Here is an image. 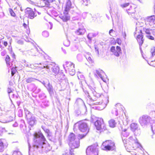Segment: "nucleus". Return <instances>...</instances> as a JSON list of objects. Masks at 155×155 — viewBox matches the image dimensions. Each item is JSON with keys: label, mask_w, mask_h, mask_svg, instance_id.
Instances as JSON below:
<instances>
[{"label": "nucleus", "mask_w": 155, "mask_h": 155, "mask_svg": "<svg viewBox=\"0 0 155 155\" xmlns=\"http://www.w3.org/2000/svg\"><path fill=\"white\" fill-rule=\"evenodd\" d=\"M26 81L27 83H30L34 82L36 79L32 78H26Z\"/></svg>", "instance_id": "34"}, {"label": "nucleus", "mask_w": 155, "mask_h": 155, "mask_svg": "<svg viewBox=\"0 0 155 155\" xmlns=\"http://www.w3.org/2000/svg\"><path fill=\"white\" fill-rule=\"evenodd\" d=\"M110 50L112 54L117 57H118L121 53V48L119 46H117L116 48L115 46H112Z\"/></svg>", "instance_id": "13"}, {"label": "nucleus", "mask_w": 155, "mask_h": 155, "mask_svg": "<svg viewBox=\"0 0 155 155\" xmlns=\"http://www.w3.org/2000/svg\"><path fill=\"white\" fill-rule=\"evenodd\" d=\"M152 31V29H150L147 26L143 27L142 30H140V34L137 35V41L140 46L142 45L144 41L143 34H145L146 37L148 39L154 40V38L151 35V31Z\"/></svg>", "instance_id": "3"}, {"label": "nucleus", "mask_w": 155, "mask_h": 155, "mask_svg": "<svg viewBox=\"0 0 155 155\" xmlns=\"http://www.w3.org/2000/svg\"><path fill=\"white\" fill-rule=\"evenodd\" d=\"M114 32V30L113 29H111L109 31V34L111 36H113L112 33Z\"/></svg>", "instance_id": "56"}, {"label": "nucleus", "mask_w": 155, "mask_h": 155, "mask_svg": "<svg viewBox=\"0 0 155 155\" xmlns=\"http://www.w3.org/2000/svg\"><path fill=\"white\" fill-rule=\"evenodd\" d=\"M145 20L146 25H147V24H149L150 26L154 25L155 24V16L152 15L147 17L146 18Z\"/></svg>", "instance_id": "15"}, {"label": "nucleus", "mask_w": 155, "mask_h": 155, "mask_svg": "<svg viewBox=\"0 0 155 155\" xmlns=\"http://www.w3.org/2000/svg\"><path fill=\"white\" fill-rule=\"evenodd\" d=\"M18 126V124L16 122H15L14 124H13V126L14 127H17Z\"/></svg>", "instance_id": "62"}, {"label": "nucleus", "mask_w": 155, "mask_h": 155, "mask_svg": "<svg viewBox=\"0 0 155 155\" xmlns=\"http://www.w3.org/2000/svg\"><path fill=\"white\" fill-rule=\"evenodd\" d=\"M9 97L10 98V97H14V94L13 93V92H12V93H9L8 94Z\"/></svg>", "instance_id": "57"}, {"label": "nucleus", "mask_w": 155, "mask_h": 155, "mask_svg": "<svg viewBox=\"0 0 155 155\" xmlns=\"http://www.w3.org/2000/svg\"><path fill=\"white\" fill-rule=\"evenodd\" d=\"M24 111L25 114V115L27 119L32 116L31 113L26 108H24Z\"/></svg>", "instance_id": "26"}, {"label": "nucleus", "mask_w": 155, "mask_h": 155, "mask_svg": "<svg viewBox=\"0 0 155 155\" xmlns=\"http://www.w3.org/2000/svg\"><path fill=\"white\" fill-rule=\"evenodd\" d=\"M88 61L90 62H92V59L90 56L88 57L87 59Z\"/></svg>", "instance_id": "59"}, {"label": "nucleus", "mask_w": 155, "mask_h": 155, "mask_svg": "<svg viewBox=\"0 0 155 155\" xmlns=\"http://www.w3.org/2000/svg\"><path fill=\"white\" fill-rule=\"evenodd\" d=\"M7 91L8 92V94L9 93H12V92H13L12 91V89H11V88H8L7 90Z\"/></svg>", "instance_id": "53"}, {"label": "nucleus", "mask_w": 155, "mask_h": 155, "mask_svg": "<svg viewBox=\"0 0 155 155\" xmlns=\"http://www.w3.org/2000/svg\"><path fill=\"white\" fill-rule=\"evenodd\" d=\"M37 87L34 84H31L30 85L29 90L34 92L36 89Z\"/></svg>", "instance_id": "33"}, {"label": "nucleus", "mask_w": 155, "mask_h": 155, "mask_svg": "<svg viewBox=\"0 0 155 155\" xmlns=\"http://www.w3.org/2000/svg\"><path fill=\"white\" fill-rule=\"evenodd\" d=\"M34 141L35 144L33 147L39 150L40 151L48 152L51 149L50 145L46 141L45 138L41 133H36L34 135Z\"/></svg>", "instance_id": "2"}, {"label": "nucleus", "mask_w": 155, "mask_h": 155, "mask_svg": "<svg viewBox=\"0 0 155 155\" xmlns=\"http://www.w3.org/2000/svg\"><path fill=\"white\" fill-rule=\"evenodd\" d=\"M95 126L97 130H105L106 129V125L102 118L98 119L95 122Z\"/></svg>", "instance_id": "11"}, {"label": "nucleus", "mask_w": 155, "mask_h": 155, "mask_svg": "<svg viewBox=\"0 0 155 155\" xmlns=\"http://www.w3.org/2000/svg\"><path fill=\"white\" fill-rule=\"evenodd\" d=\"M150 53L151 54V57H153L155 55V47H153L151 48Z\"/></svg>", "instance_id": "38"}, {"label": "nucleus", "mask_w": 155, "mask_h": 155, "mask_svg": "<svg viewBox=\"0 0 155 155\" xmlns=\"http://www.w3.org/2000/svg\"><path fill=\"white\" fill-rule=\"evenodd\" d=\"M25 12L26 16L31 19H33L36 16L34 12L30 8H26Z\"/></svg>", "instance_id": "16"}, {"label": "nucleus", "mask_w": 155, "mask_h": 155, "mask_svg": "<svg viewBox=\"0 0 155 155\" xmlns=\"http://www.w3.org/2000/svg\"><path fill=\"white\" fill-rule=\"evenodd\" d=\"M85 29L83 28H80L75 31V33L78 35H82L85 33Z\"/></svg>", "instance_id": "23"}, {"label": "nucleus", "mask_w": 155, "mask_h": 155, "mask_svg": "<svg viewBox=\"0 0 155 155\" xmlns=\"http://www.w3.org/2000/svg\"><path fill=\"white\" fill-rule=\"evenodd\" d=\"M11 69V73L12 75L13 76L15 73V68H14V67H13Z\"/></svg>", "instance_id": "49"}, {"label": "nucleus", "mask_w": 155, "mask_h": 155, "mask_svg": "<svg viewBox=\"0 0 155 155\" xmlns=\"http://www.w3.org/2000/svg\"><path fill=\"white\" fill-rule=\"evenodd\" d=\"M47 89L49 93L51 94L53 93L52 86L50 84H48L47 88Z\"/></svg>", "instance_id": "37"}, {"label": "nucleus", "mask_w": 155, "mask_h": 155, "mask_svg": "<svg viewBox=\"0 0 155 155\" xmlns=\"http://www.w3.org/2000/svg\"><path fill=\"white\" fill-rule=\"evenodd\" d=\"M42 35L45 37H47L49 35V34L48 31H45L42 33Z\"/></svg>", "instance_id": "42"}, {"label": "nucleus", "mask_w": 155, "mask_h": 155, "mask_svg": "<svg viewBox=\"0 0 155 155\" xmlns=\"http://www.w3.org/2000/svg\"><path fill=\"white\" fill-rule=\"evenodd\" d=\"M90 53L88 52L86 53V54L85 55V57L86 58V59H87L88 57H90Z\"/></svg>", "instance_id": "55"}, {"label": "nucleus", "mask_w": 155, "mask_h": 155, "mask_svg": "<svg viewBox=\"0 0 155 155\" xmlns=\"http://www.w3.org/2000/svg\"><path fill=\"white\" fill-rule=\"evenodd\" d=\"M151 120V118L147 115H143L140 117L139 121L141 125L144 127L149 125Z\"/></svg>", "instance_id": "10"}, {"label": "nucleus", "mask_w": 155, "mask_h": 155, "mask_svg": "<svg viewBox=\"0 0 155 155\" xmlns=\"http://www.w3.org/2000/svg\"><path fill=\"white\" fill-rule=\"evenodd\" d=\"M87 38L90 40H91L92 38L94 37L92 33H89L87 35Z\"/></svg>", "instance_id": "44"}, {"label": "nucleus", "mask_w": 155, "mask_h": 155, "mask_svg": "<svg viewBox=\"0 0 155 155\" xmlns=\"http://www.w3.org/2000/svg\"><path fill=\"white\" fill-rule=\"evenodd\" d=\"M133 132L135 135L136 136L139 135L140 134V129L138 128L133 131Z\"/></svg>", "instance_id": "36"}, {"label": "nucleus", "mask_w": 155, "mask_h": 155, "mask_svg": "<svg viewBox=\"0 0 155 155\" xmlns=\"http://www.w3.org/2000/svg\"><path fill=\"white\" fill-rule=\"evenodd\" d=\"M10 58L9 57L8 55H7L5 61L7 64L8 66H9V67H11L12 66V64L10 63Z\"/></svg>", "instance_id": "30"}, {"label": "nucleus", "mask_w": 155, "mask_h": 155, "mask_svg": "<svg viewBox=\"0 0 155 155\" xmlns=\"http://www.w3.org/2000/svg\"><path fill=\"white\" fill-rule=\"evenodd\" d=\"M76 103L79 105H84V104L83 100L81 98L78 99L76 101Z\"/></svg>", "instance_id": "31"}, {"label": "nucleus", "mask_w": 155, "mask_h": 155, "mask_svg": "<svg viewBox=\"0 0 155 155\" xmlns=\"http://www.w3.org/2000/svg\"><path fill=\"white\" fill-rule=\"evenodd\" d=\"M116 123L113 119H111L109 121V126L111 127H114L115 126Z\"/></svg>", "instance_id": "29"}, {"label": "nucleus", "mask_w": 155, "mask_h": 155, "mask_svg": "<svg viewBox=\"0 0 155 155\" xmlns=\"http://www.w3.org/2000/svg\"><path fill=\"white\" fill-rule=\"evenodd\" d=\"M95 75H97L103 81L105 82L107 79V76L104 72L101 70L99 69L96 70Z\"/></svg>", "instance_id": "14"}, {"label": "nucleus", "mask_w": 155, "mask_h": 155, "mask_svg": "<svg viewBox=\"0 0 155 155\" xmlns=\"http://www.w3.org/2000/svg\"><path fill=\"white\" fill-rule=\"evenodd\" d=\"M117 109L114 107L112 110V113L116 116L118 115Z\"/></svg>", "instance_id": "39"}, {"label": "nucleus", "mask_w": 155, "mask_h": 155, "mask_svg": "<svg viewBox=\"0 0 155 155\" xmlns=\"http://www.w3.org/2000/svg\"><path fill=\"white\" fill-rule=\"evenodd\" d=\"M63 67L65 71L69 72L71 75L74 74L75 70L74 68V64L71 62H66L63 65Z\"/></svg>", "instance_id": "9"}, {"label": "nucleus", "mask_w": 155, "mask_h": 155, "mask_svg": "<svg viewBox=\"0 0 155 155\" xmlns=\"http://www.w3.org/2000/svg\"><path fill=\"white\" fill-rule=\"evenodd\" d=\"M82 56L81 54H78L77 56V58L79 61H81L82 60Z\"/></svg>", "instance_id": "50"}, {"label": "nucleus", "mask_w": 155, "mask_h": 155, "mask_svg": "<svg viewBox=\"0 0 155 155\" xmlns=\"http://www.w3.org/2000/svg\"><path fill=\"white\" fill-rule=\"evenodd\" d=\"M43 68H46L48 73L50 74H53L55 76L60 72H59V68L55 63H50L47 65L46 64H44Z\"/></svg>", "instance_id": "4"}, {"label": "nucleus", "mask_w": 155, "mask_h": 155, "mask_svg": "<svg viewBox=\"0 0 155 155\" xmlns=\"http://www.w3.org/2000/svg\"><path fill=\"white\" fill-rule=\"evenodd\" d=\"M129 140L130 142L132 143V144H134L137 146V147H138L140 145V144L138 142L136 138L134 136H130L129 138Z\"/></svg>", "instance_id": "20"}, {"label": "nucleus", "mask_w": 155, "mask_h": 155, "mask_svg": "<svg viewBox=\"0 0 155 155\" xmlns=\"http://www.w3.org/2000/svg\"><path fill=\"white\" fill-rule=\"evenodd\" d=\"M64 45L66 47L69 46L70 45V41L68 39L65 40L64 42Z\"/></svg>", "instance_id": "40"}, {"label": "nucleus", "mask_w": 155, "mask_h": 155, "mask_svg": "<svg viewBox=\"0 0 155 155\" xmlns=\"http://www.w3.org/2000/svg\"><path fill=\"white\" fill-rule=\"evenodd\" d=\"M74 1V0H68L66 3L64 10L69 11L71 8H73Z\"/></svg>", "instance_id": "17"}, {"label": "nucleus", "mask_w": 155, "mask_h": 155, "mask_svg": "<svg viewBox=\"0 0 155 155\" xmlns=\"http://www.w3.org/2000/svg\"><path fill=\"white\" fill-rule=\"evenodd\" d=\"M68 140L69 141V145L71 148L73 150L79 147L80 146L79 139L78 138H75V135L73 133H71L69 135Z\"/></svg>", "instance_id": "5"}, {"label": "nucleus", "mask_w": 155, "mask_h": 155, "mask_svg": "<svg viewBox=\"0 0 155 155\" xmlns=\"http://www.w3.org/2000/svg\"><path fill=\"white\" fill-rule=\"evenodd\" d=\"M5 129V128H2L0 127V136H1L4 132L6 131Z\"/></svg>", "instance_id": "47"}, {"label": "nucleus", "mask_w": 155, "mask_h": 155, "mask_svg": "<svg viewBox=\"0 0 155 155\" xmlns=\"http://www.w3.org/2000/svg\"><path fill=\"white\" fill-rule=\"evenodd\" d=\"M115 148L114 143L110 140H107L104 142L101 146V149L106 151L112 150Z\"/></svg>", "instance_id": "8"}, {"label": "nucleus", "mask_w": 155, "mask_h": 155, "mask_svg": "<svg viewBox=\"0 0 155 155\" xmlns=\"http://www.w3.org/2000/svg\"><path fill=\"white\" fill-rule=\"evenodd\" d=\"M28 148H29V154H30V148H31V147L30 146V144L28 142Z\"/></svg>", "instance_id": "61"}, {"label": "nucleus", "mask_w": 155, "mask_h": 155, "mask_svg": "<svg viewBox=\"0 0 155 155\" xmlns=\"http://www.w3.org/2000/svg\"><path fill=\"white\" fill-rule=\"evenodd\" d=\"M8 145L5 140L0 139V152H2L4 149L7 147Z\"/></svg>", "instance_id": "18"}, {"label": "nucleus", "mask_w": 155, "mask_h": 155, "mask_svg": "<svg viewBox=\"0 0 155 155\" xmlns=\"http://www.w3.org/2000/svg\"><path fill=\"white\" fill-rule=\"evenodd\" d=\"M129 3H125L124 4H121L120 6L121 7H122V8H124L126 7L127 6H128L129 5Z\"/></svg>", "instance_id": "48"}, {"label": "nucleus", "mask_w": 155, "mask_h": 155, "mask_svg": "<svg viewBox=\"0 0 155 155\" xmlns=\"http://www.w3.org/2000/svg\"><path fill=\"white\" fill-rule=\"evenodd\" d=\"M121 130L122 135L123 137H127L129 135L130 133L127 129H123V128H122Z\"/></svg>", "instance_id": "25"}, {"label": "nucleus", "mask_w": 155, "mask_h": 155, "mask_svg": "<svg viewBox=\"0 0 155 155\" xmlns=\"http://www.w3.org/2000/svg\"><path fill=\"white\" fill-rule=\"evenodd\" d=\"M68 11L64 10L63 14L60 16V18L64 21H67L70 19V17L68 13Z\"/></svg>", "instance_id": "19"}, {"label": "nucleus", "mask_w": 155, "mask_h": 155, "mask_svg": "<svg viewBox=\"0 0 155 155\" xmlns=\"http://www.w3.org/2000/svg\"><path fill=\"white\" fill-rule=\"evenodd\" d=\"M9 12L10 13L12 16L15 17V14L14 12L13 11V10L9 8Z\"/></svg>", "instance_id": "45"}, {"label": "nucleus", "mask_w": 155, "mask_h": 155, "mask_svg": "<svg viewBox=\"0 0 155 155\" xmlns=\"http://www.w3.org/2000/svg\"><path fill=\"white\" fill-rule=\"evenodd\" d=\"M39 97L41 99H44L46 97V96L45 94L42 93L39 95Z\"/></svg>", "instance_id": "43"}, {"label": "nucleus", "mask_w": 155, "mask_h": 155, "mask_svg": "<svg viewBox=\"0 0 155 155\" xmlns=\"http://www.w3.org/2000/svg\"><path fill=\"white\" fill-rule=\"evenodd\" d=\"M93 33V37L96 36H97L98 35V32L97 31H96L95 32H94V33Z\"/></svg>", "instance_id": "54"}, {"label": "nucleus", "mask_w": 155, "mask_h": 155, "mask_svg": "<svg viewBox=\"0 0 155 155\" xmlns=\"http://www.w3.org/2000/svg\"><path fill=\"white\" fill-rule=\"evenodd\" d=\"M78 77L79 79L83 80L84 78V75L81 74L80 72L78 73Z\"/></svg>", "instance_id": "41"}, {"label": "nucleus", "mask_w": 155, "mask_h": 155, "mask_svg": "<svg viewBox=\"0 0 155 155\" xmlns=\"http://www.w3.org/2000/svg\"><path fill=\"white\" fill-rule=\"evenodd\" d=\"M4 45L5 46H6L8 45V43L7 42L5 41L4 43Z\"/></svg>", "instance_id": "63"}, {"label": "nucleus", "mask_w": 155, "mask_h": 155, "mask_svg": "<svg viewBox=\"0 0 155 155\" xmlns=\"http://www.w3.org/2000/svg\"><path fill=\"white\" fill-rule=\"evenodd\" d=\"M151 129L154 133L153 135L152 136V138H153L155 137V124L154 123L151 126Z\"/></svg>", "instance_id": "35"}, {"label": "nucleus", "mask_w": 155, "mask_h": 155, "mask_svg": "<svg viewBox=\"0 0 155 155\" xmlns=\"http://www.w3.org/2000/svg\"><path fill=\"white\" fill-rule=\"evenodd\" d=\"M28 123L31 126H33L36 123V120L34 116H31L29 118L27 119Z\"/></svg>", "instance_id": "21"}, {"label": "nucleus", "mask_w": 155, "mask_h": 155, "mask_svg": "<svg viewBox=\"0 0 155 155\" xmlns=\"http://www.w3.org/2000/svg\"><path fill=\"white\" fill-rule=\"evenodd\" d=\"M78 124L79 130L81 132H85V134H79V137L81 139L84 137L89 131V128L87 123L83 121L79 122Z\"/></svg>", "instance_id": "6"}, {"label": "nucleus", "mask_w": 155, "mask_h": 155, "mask_svg": "<svg viewBox=\"0 0 155 155\" xmlns=\"http://www.w3.org/2000/svg\"><path fill=\"white\" fill-rule=\"evenodd\" d=\"M133 146H127L124 145V146L127 151L130 152V150H132L134 148L136 147H137L134 144H132Z\"/></svg>", "instance_id": "27"}, {"label": "nucleus", "mask_w": 155, "mask_h": 155, "mask_svg": "<svg viewBox=\"0 0 155 155\" xmlns=\"http://www.w3.org/2000/svg\"><path fill=\"white\" fill-rule=\"evenodd\" d=\"M98 146L97 143L89 146L86 150L87 155H98Z\"/></svg>", "instance_id": "7"}, {"label": "nucleus", "mask_w": 155, "mask_h": 155, "mask_svg": "<svg viewBox=\"0 0 155 155\" xmlns=\"http://www.w3.org/2000/svg\"><path fill=\"white\" fill-rule=\"evenodd\" d=\"M43 103H44V104L45 105V106L46 107H47L49 105V103L48 101L46 103H44L43 102Z\"/></svg>", "instance_id": "60"}, {"label": "nucleus", "mask_w": 155, "mask_h": 155, "mask_svg": "<svg viewBox=\"0 0 155 155\" xmlns=\"http://www.w3.org/2000/svg\"><path fill=\"white\" fill-rule=\"evenodd\" d=\"M130 128L132 131H133L138 128V125L136 124L132 123L131 124Z\"/></svg>", "instance_id": "28"}, {"label": "nucleus", "mask_w": 155, "mask_h": 155, "mask_svg": "<svg viewBox=\"0 0 155 155\" xmlns=\"http://www.w3.org/2000/svg\"><path fill=\"white\" fill-rule=\"evenodd\" d=\"M92 84L89 86L90 91H84L86 95L88 97L87 102L91 106L93 105H100V110H102L104 108L108 103L109 101L107 97H104L103 99L100 97V94L96 91V87Z\"/></svg>", "instance_id": "1"}, {"label": "nucleus", "mask_w": 155, "mask_h": 155, "mask_svg": "<svg viewBox=\"0 0 155 155\" xmlns=\"http://www.w3.org/2000/svg\"><path fill=\"white\" fill-rule=\"evenodd\" d=\"M17 43L19 44L22 45L23 44V41L21 40H18L17 41Z\"/></svg>", "instance_id": "58"}, {"label": "nucleus", "mask_w": 155, "mask_h": 155, "mask_svg": "<svg viewBox=\"0 0 155 155\" xmlns=\"http://www.w3.org/2000/svg\"><path fill=\"white\" fill-rule=\"evenodd\" d=\"M73 151L72 149L69 148L65 150L62 154L63 155H74V153H73Z\"/></svg>", "instance_id": "24"}, {"label": "nucleus", "mask_w": 155, "mask_h": 155, "mask_svg": "<svg viewBox=\"0 0 155 155\" xmlns=\"http://www.w3.org/2000/svg\"><path fill=\"white\" fill-rule=\"evenodd\" d=\"M5 54V52L4 51L2 52L1 53V54L2 56H4Z\"/></svg>", "instance_id": "64"}, {"label": "nucleus", "mask_w": 155, "mask_h": 155, "mask_svg": "<svg viewBox=\"0 0 155 155\" xmlns=\"http://www.w3.org/2000/svg\"><path fill=\"white\" fill-rule=\"evenodd\" d=\"M12 155H22L21 152L19 151H15L13 153Z\"/></svg>", "instance_id": "46"}, {"label": "nucleus", "mask_w": 155, "mask_h": 155, "mask_svg": "<svg viewBox=\"0 0 155 155\" xmlns=\"http://www.w3.org/2000/svg\"><path fill=\"white\" fill-rule=\"evenodd\" d=\"M135 8L130 6V8L127 10V12L129 15H132V16L135 18H137L134 16V13L135 12Z\"/></svg>", "instance_id": "22"}, {"label": "nucleus", "mask_w": 155, "mask_h": 155, "mask_svg": "<svg viewBox=\"0 0 155 155\" xmlns=\"http://www.w3.org/2000/svg\"><path fill=\"white\" fill-rule=\"evenodd\" d=\"M41 91V89L39 88H37L35 90L34 92L36 94H38Z\"/></svg>", "instance_id": "51"}, {"label": "nucleus", "mask_w": 155, "mask_h": 155, "mask_svg": "<svg viewBox=\"0 0 155 155\" xmlns=\"http://www.w3.org/2000/svg\"><path fill=\"white\" fill-rule=\"evenodd\" d=\"M24 65L25 66L28 67H31V65L30 64L29 65L28 63H26L25 61V64H24Z\"/></svg>", "instance_id": "52"}, {"label": "nucleus", "mask_w": 155, "mask_h": 155, "mask_svg": "<svg viewBox=\"0 0 155 155\" xmlns=\"http://www.w3.org/2000/svg\"><path fill=\"white\" fill-rule=\"evenodd\" d=\"M55 78L59 81L61 85H66L68 84V80L65 78L64 74L62 72L59 73L56 76H55Z\"/></svg>", "instance_id": "12"}, {"label": "nucleus", "mask_w": 155, "mask_h": 155, "mask_svg": "<svg viewBox=\"0 0 155 155\" xmlns=\"http://www.w3.org/2000/svg\"><path fill=\"white\" fill-rule=\"evenodd\" d=\"M115 108L117 109V111L118 110H123V107L120 104H117L115 105Z\"/></svg>", "instance_id": "32"}]
</instances>
